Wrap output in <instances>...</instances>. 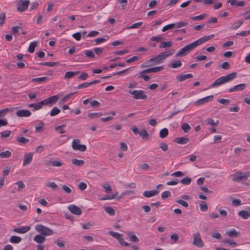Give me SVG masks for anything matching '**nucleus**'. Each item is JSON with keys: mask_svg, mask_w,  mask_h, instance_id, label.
<instances>
[{"mask_svg": "<svg viewBox=\"0 0 250 250\" xmlns=\"http://www.w3.org/2000/svg\"><path fill=\"white\" fill-rule=\"evenodd\" d=\"M53 161L51 158L46 159L44 161V164L46 167H52Z\"/></svg>", "mask_w": 250, "mask_h": 250, "instance_id": "0e129e2a", "label": "nucleus"}, {"mask_svg": "<svg viewBox=\"0 0 250 250\" xmlns=\"http://www.w3.org/2000/svg\"><path fill=\"white\" fill-rule=\"evenodd\" d=\"M84 53L86 57L89 58H94L95 56L94 53L91 50H85Z\"/></svg>", "mask_w": 250, "mask_h": 250, "instance_id": "a18cd8bd", "label": "nucleus"}, {"mask_svg": "<svg viewBox=\"0 0 250 250\" xmlns=\"http://www.w3.org/2000/svg\"><path fill=\"white\" fill-rule=\"evenodd\" d=\"M243 24V21L241 20L237 21L231 24V26L229 27L230 30H236L239 28Z\"/></svg>", "mask_w": 250, "mask_h": 250, "instance_id": "6ab92c4d", "label": "nucleus"}, {"mask_svg": "<svg viewBox=\"0 0 250 250\" xmlns=\"http://www.w3.org/2000/svg\"><path fill=\"white\" fill-rule=\"evenodd\" d=\"M193 75L191 74H180L176 76V79L178 82H183L187 79L191 78Z\"/></svg>", "mask_w": 250, "mask_h": 250, "instance_id": "a211bd4d", "label": "nucleus"}, {"mask_svg": "<svg viewBox=\"0 0 250 250\" xmlns=\"http://www.w3.org/2000/svg\"><path fill=\"white\" fill-rule=\"evenodd\" d=\"M250 176V172H249L243 173L242 172L238 171L233 175V181L235 182H239L243 179L246 180Z\"/></svg>", "mask_w": 250, "mask_h": 250, "instance_id": "423d86ee", "label": "nucleus"}, {"mask_svg": "<svg viewBox=\"0 0 250 250\" xmlns=\"http://www.w3.org/2000/svg\"><path fill=\"white\" fill-rule=\"evenodd\" d=\"M37 45V42H33L30 43L28 51L29 52L32 53L35 51V48Z\"/></svg>", "mask_w": 250, "mask_h": 250, "instance_id": "7c9ffc66", "label": "nucleus"}, {"mask_svg": "<svg viewBox=\"0 0 250 250\" xmlns=\"http://www.w3.org/2000/svg\"><path fill=\"white\" fill-rule=\"evenodd\" d=\"M182 65V62L180 61H177L176 62L170 64L171 67L176 68L180 67Z\"/></svg>", "mask_w": 250, "mask_h": 250, "instance_id": "5fc2aeb1", "label": "nucleus"}, {"mask_svg": "<svg viewBox=\"0 0 250 250\" xmlns=\"http://www.w3.org/2000/svg\"><path fill=\"white\" fill-rule=\"evenodd\" d=\"M168 134V130L167 128H164L161 129L159 133L160 137L161 138H165Z\"/></svg>", "mask_w": 250, "mask_h": 250, "instance_id": "2f4dec72", "label": "nucleus"}, {"mask_svg": "<svg viewBox=\"0 0 250 250\" xmlns=\"http://www.w3.org/2000/svg\"><path fill=\"white\" fill-rule=\"evenodd\" d=\"M140 59V56H135L131 57V58H130L129 59L126 60V62L127 63H131V62H135L138 60H139Z\"/></svg>", "mask_w": 250, "mask_h": 250, "instance_id": "bf43d9fd", "label": "nucleus"}, {"mask_svg": "<svg viewBox=\"0 0 250 250\" xmlns=\"http://www.w3.org/2000/svg\"><path fill=\"white\" fill-rule=\"evenodd\" d=\"M29 4V0H19L17 3V9L19 12H23L27 9Z\"/></svg>", "mask_w": 250, "mask_h": 250, "instance_id": "6e6552de", "label": "nucleus"}, {"mask_svg": "<svg viewBox=\"0 0 250 250\" xmlns=\"http://www.w3.org/2000/svg\"><path fill=\"white\" fill-rule=\"evenodd\" d=\"M238 215L244 219H247L250 217V211L241 210L238 212Z\"/></svg>", "mask_w": 250, "mask_h": 250, "instance_id": "5701e85b", "label": "nucleus"}, {"mask_svg": "<svg viewBox=\"0 0 250 250\" xmlns=\"http://www.w3.org/2000/svg\"><path fill=\"white\" fill-rule=\"evenodd\" d=\"M129 93L133 96L132 98L134 99H146L147 97L145 92L141 90H129Z\"/></svg>", "mask_w": 250, "mask_h": 250, "instance_id": "39448f33", "label": "nucleus"}, {"mask_svg": "<svg viewBox=\"0 0 250 250\" xmlns=\"http://www.w3.org/2000/svg\"><path fill=\"white\" fill-rule=\"evenodd\" d=\"M72 163L77 166H82L84 164V161L82 160H78L76 158L72 159Z\"/></svg>", "mask_w": 250, "mask_h": 250, "instance_id": "c85d7f7f", "label": "nucleus"}, {"mask_svg": "<svg viewBox=\"0 0 250 250\" xmlns=\"http://www.w3.org/2000/svg\"><path fill=\"white\" fill-rule=\"evenodd\" d=\"M67 208L71 213L75 215H79L82 213V210L75 205L68 206Z\"/></svg>", "mask_w": 250, "mask_h": 250, "instance_id": "9b49d317", "label": "nucleus"}, {"mask_svg": "<svg viewBox=\"0 0 250 250\" xmlns=\"http://www.w3.org/2000/svg\"><path fill=\"white\" fill-rule=\"evenodd\" d=\"M12 110L11 108H5L0 110V118L4 117L7 112Z\"/></svg>", "mask_w": 250, "mask_h": 250, "instance_id": "4d7b16f0", "label": "nucleus"}, {"mask_svg": "<svg viewBox=\"0 0 250 250\" xmlns=\"http://www.w3.org/2000/svg\"><path fill=\"white\" fill-rule=\"evenodd\" d=\"M160 148L163 151H166L168 149V146L167 144L165 142H162L160 144Z\"/></svg>", "mask_w": 250, "mask_h": 250, "instance_id": "052dcab7", "label": "nucleus"}, {"mask_svg": "<svg viewBox=\"0 0 250 250\" xmlns=\"http://www.w3.org/2000/svg\"><path fill=\"white\" fill-rule=\"evenodd\" d=\"M61 112V110L60 109H59L58 107H54L52 110H51V111L50 112V116H56L57 115H58V114H59Z\"/></svg>", "mask_w": 250, "mask_h": 250, "instance_id": "72a5a7b5", "label": "nucleus"}, {"mask_svg": "<svg viewBox=\"0 0 250 250\" xmlns=\"http://www.w3.org/2000/svg\"><path fill=\"white\" fill-rule=\"evenodd\" d=\"M139 135L144 140L148 139L150 137L149 133L145 129L140 132Z\"/></svg>", "mask_w": 250, "mask_h": 250, "instance_id": "b1692460", "label": "nucleus"}, {"mask_svg": "<svg viewBox=\"0 0 250 250\" xmlns=\"http://www.w3.org/2000/svg\"><path fill=\"white\" fill-rule=\"evenodd\" d=\"M172 243H175L179 239V236L177 234H173L170 236Z\"/></svg>", "mask_w": 250, "mask_h": 250, "instance_id": "680f3d73", "label": "nucleus"}, {"mask_svg": "<svg viewBox=\"0 0 250 250\" xmlns=\"http://www.w3.org/2000/svg\"><path fill=\"white\" fill-rule=\"evenodd\" d=\"M217 101L223 104L228 105L230 102V100L225 99H218Z\"/></svg>", "mask_w": 250, "mask_h": 250, "instance_id": "13d9d810", "label": "nucleus"}, {"mask_svg": "<svg viewBox=\"0 0 250 250\" xmlns=\"http://www.w3.org/2000/svg\"><path fill=\"white\" fill-rule=\"evenodd\" d=\"M59 63V62H42L40 63L41 65L48 66L50 67H54Z\"/></svg>", "mask_w": 250, "mask_h": 250, "instance_id": "4c0bfd02", "label": "nucleus"}, {"mask_svg": "<svg viewBox=\"0 0 250 250\" xmlns=\"http://www.w3.org/2000/svg\"><path fill=\"white\" fill-rule=\"evenodd\" d=\"M6 19L5 15L4 13L0 14V26L3 25Z\"/></svg>", "mask_w": 250, "mask_h": 250, "instance_id": "69168bd1", "label": "nucleus"}, {"mask_svg": "<svg viewBox=\"0 0 250 250\" xmlns=\"http://www.w3.org/2000/svg\"><path fill=\"white\" fill-rule=\"evenodd\" d=\"M118 242L119 243V244L122 246H125V247H130V244L129 243L125 241L122 238L121 236L120 237V238H119V239H118Z\"/></svg>", "mask_w": 250, "mask_h": 250, "instance_id": "49530a36", "label": "nucleus"}, {"mask_svg": "<svg viewBox=\"0 0 250 250\" xmlns=\"http://www.w3.org/2000/svg\"><path fill=\"white\" fill-rule=\"evenodd\" d=\"M159 191L157 189L146 190L143 192V195L145 197L149 198L157 195Z\"/></svg>", "mask_w": 250, "mask_h": 250, "instance_id": "dca6fc26", "label": "nucleus"}, {"mask_svg": "<svg viewBox=\"0 0 250 250\" xmlns=\"http://www.w3.org/2000/svg\"><path fill=\"white\" fill-rule=\"evenodd\" d=\"M33 240L36 242L41 244L46 241V238L42 234H37L34 236Z\"/></svg>", "mask_w": 250, "mask_h": 250, "instance_id": "aec40b11", "label": "nucleus"}, {"mask_svg": "<svg viewBox=\"0 0 250 250\" xmlns=\"http://www.w3.org/2000/svg\"><path fill=\"white\" fill-rule=\"evenodd\" d=\"M206 17L205 14H202L199 16L192 17L190 18V19L192 21H199L203 20Z\"/></svg>", "mask_w": 250, "mask_h": 250, "instance_id": "a19ab883", "label": "nucleus"}, {"mask_svg": "<svg viewBox=\"0 0 250 250\" xmlns=\"http://www.w3.org/2000/svg\"><path fill=\"white\" fill-rule=\"evenodd\" d=\"M214 98L213 95H210L208 96H207L204 98L198 100L194 103V104L196 106H198L199 105L204 104L205 103L211 102L213 100Z\"/></svg>", "mask_w": 250, "mask_h": 250, "instance_id": "9d476101", "label": "nucleus"}, {"mask_svg": "<svg viewBox=\"0 0 250 250\" xmlns=\"http://www.w3.org/2000/svg\"><path fill=\"white\" fill-rule=\"evenodd\" d=\"M151 73H155L161 71L164 69L163 66H157L150 68Z\"/></svg>", "mask_w": 250, "mask_h": 250, "instance_id": "c03bdc74", "label": "nucleus"}, {"mask_svg": "<svg viewBox=\"0 0 250 250\" xmlns=\"http://www.w3.org/2000/svg\"><path fill=\"white\" fill-rule=\"evenodd\" d=\"M48 79V77H42L40 78H36L32 79V82L33 83H42Z\"/></svg>", "mask_w": 250, "mask_h": 250, "instance_id": "473e14b6", "label": "nucleus"}, {"mask_svg": "<svg viewBox=\"0 0 250 250\" xmlns=\"http://www.w3.org/2000/svg\"><path fill=\"white\" fill-rule=\"evenodd\" d=\"M214 37L213 35H210L199 39L196 41L185 46L180 49L176 53V57L184 56L187 55L189 52L195 48L197 46L209 41Z\"/></svg>", "mask_w": 250, "mask_h": 250, "instance_id": "f257e3e1", "label": "nucleus"}, {"mask_svg": "<svg viewBox=\"0 0 250 250\" xmlns=\"http://www.w3.org/2000/svg\"><path fill=\"white\" fill-rule=\"evenodd\" d=\"M181 128L182 129L183 131L186 133L189 132L191 129V127L188 123L183 124L181 126Z\"/></svg>", "mask_w": 250, "mask_h": 250, "instance_id": "c756f323", "label": "nucleus"}, {"mask_svg": "<svg viewBox=\"0 0 250 250\" xmlns=\"http://www.w3.org/2000/svg\"><path fill=\"white\" fill-rule=\"evenodd\" d=\"M109 234L117 240L119 239V238H120V237L121 236V234H120L118 232H114L113 231H109Z\"/></svg>", "mask_w": 250, "mask_h": 250, "instance_id": "3c124183", "label": "nucleus"}, {"mask_svg": "<svg viewBox=\"0 0 250 250\" xmlns=\"http://www.w3.org/2000/svg\"><path fill=\"white\" fill-rule=\"evenodd\" d=\"M102 187L104 189L105 192L107 193H109L112 191L111 186L107 183H104L102 185Z\"/></svg>", "mask_w": 250, "mask_h": 250, "instance_id": "ea45409f", "label": "nucleus"}, {"mask_svg": "<svg viewBox=\"0 0 250 250\" xmlns=\"http://www.w3.org/2000/svg\"><path fill=\"white\" fill-rule=\"evenodd\" d=\"M79 139H74L72 143V147L74 150L80 151H84L86 149V146L84 145H81Z\"/></svg>", "mask_w": 250, "mask_h": 250, "instance_id": "0eeeda50", "label": "nucleus"}, {"mask_svg": "<svg viewBox=\"0 0 250 250\" xmlns=\"http://www.w3.org/2000/svg\"><path fill=\"white\" fill-rule=\"evenodd\" d=\"M74 73L73 71H67L65 73L64 78L65 79H69L73 78L74 75Z\"/></svg>", "mask_w": 250, "mask_h": 250, "instance_id": "de8ad7c7", "label": "nucleus"}, {"mask_svg": "<svg viewBox=\"0 0 250 250\" xmlns=\"http://www.w3.org/2000/svg\"><path fill=\"white\" fill-rule=\"evenodd\" d=\"M103 113L102 112L99 113H88V117L92 119L99 118L102 116Z\"/></svg>", "mask_w": 250, "mask_h": 250, "instance_id": "e433bc0d", "label": "nucleus"}, {"mask_svg": "<svg viewBox=\"0 0 250 250\" xmlns=\"http://www.w3.org/2000/svg\"><path fill=\"white\" fill-rule=\"evenodd\" d=\"M143 22H138L132 24L131 26L126 27L127 29L132 28H138L143 24Z\"/></svg>", "mask_w": 250, "mask_h": 250, "instance_id": "37998d69", "label": "nucleus"}, {"mask_svg": "<svg viewBox=\"0 0 250 250\" xmlns=\"http://www.w3.org/2000/svg\"><path fill=\"white\" fill-rule=\"evenodd\" d=\"M226 234L231 238L237 236L239 234L235 229H233L229 231H227Z\"/></svg>", "mask_w": 250, "mask_h": 250, "instance_id": "f704fd0d", "label": "nucleus"}, {"mask_svg": "<svg viewBox=\"0 0 250 250\" xmlns=\"http://www.w3.org/2000/svg\"><path fill=\"white\" fill-rule=\"evenodd\" d=\"M30 229V227H25L20 228H15L13 229V231L15 232H18L19 233H25L29 231Z\"/></svg>", "mask_w": 250, "mask_h": 250, "instance_id": "412c9836", "label": "nucleus"}, {"mask_svg": "<svg viewBox=\"0 0 250 250\" xmlns=\"http://www.w3.org/2000/svg\"><path fill=\"white\" fill-rule=\"evenodd\" d=\"M200 209L202 211H206L208 210V205L205 202H202V203L199 204Z\"/></svg>", "mask_w": 250, "mask_h": 250, "instance_id": "09e8293b", "label": "nucleus"}, {"mask_svg": "<svg viewBox=\"0 0 250 250\" xmlns=\"http://www.w3.org/2000/svg\"><path fill=\"white\" fill-rule=\"evenodd\" d=\"M176 203L181 205L182 206H183V207H185V208H188V203L183 200H176Z\"/></svg>", "mask_w": 250, "mask_h": 250, "instance_id": "774afa93", "label": "nucleus"}, {"mask_svg": "<svg viewBox=\"0 0 250 250\" xmlns=\"http://www.w3.org/2000/svg\"><path fill=\"white\" fill-rule=\"evenodd\" d=\"M16 114L17 116L20 117H29L31 115V112L28 110L21 109L18 110Z\"/></svg>", "mask_w": 250, "mask_h": 250, "instance_id": "2eb2a0df", "label": "nucleus"}, {"mask_svg": "<svg viewBox=\"0 0 250 250\" xmlns=\"http://www.w3.org/2000/svg\"><path fill=\"white\" fill-rule=\"evenodd\" d=\"M33 159V153H28L25 154L23 160L22 166H25L30 164V163L32 162Z\"/></svg>", "mask_w": 250, "mask_h": 250, "instance_id": "ddd939ff", "label": "nucleus"}, {"mask_svg": "<svg viewBox=\"0 0 250 250\" xmlns=\"http://www.w3.org/2000/svg\"><path fill=\"white\" fill-rule=\"evenodd\" d=\"M104 210L111 216H113L115 214V210L110 207H104Z\"/></svg>", "mask_w": 250, "mask_h": 250, "instance_id": "bb28decb", "label": "nucleus"}, {"mask_svg": "<svg viewBox=\"0 0 250 250\" xmlns=\"http://www.w3.org/2000/svg\"><path fill=\"white\" fill-rule=\"evenodd\" d=\"M191 180L190 178L186 177L180 180V182L185 185H188L190 184Z\"/></svg>", "mask_w": 250, "mask_h": 250, "instance_id": "58836bf2", "label": "nucleus"}, {"mask_svg": "<svg viewBox=\"0 0 250 250\" xmlns=\"http://www.w3.org/2000/svg\"><path fill=\"white\" fill-rule=\"evenodd\" d=\"M171 196V193L169 191H165L162 193L161 194V198L163 200H165L167 198L170 197Z\"/></svg>", "mask_w": 250, "mask_h": 250, "instance_id": "79ce46f5", "label": "nucleus"}, {"mask_svg": "<svg viewBox=\"0 0 250 250\" xmlns=\"http://www.w3.org/2000/svg\"><path fill=\"white\" fill-rule=\"evenodd\" d=\"M167 57H168V55H165V52L161 53L160 54L157 55L156 56L150 58L148 61V62H151L152 63H150L149 65L145 66V67L155 65L156 64L161 63V62H162L163 60H165Z\"/></svg>", "mask_w": 250, "mask_h": 250, "instance_id": "7ed1b4c3", "label": "nucleus"}, {"mask_svg": "<svg viewBox=\"0 0 250 250\" xmlns=\"http://www.w3.org/2000/svg\"><path fill=\"white\" fill-rule=\"evenodd\" d=\"M130 240L134 243H138L139 241V238L132 232H129L126 233Z\"/></svg>", "mask_w": 250, "mask_h": 250, "instance_id": "4be33fe9", "label": "nucleus"}, {"mask_svg": "<svg viewBox=\"0 0 250 250\" xmlns=\"http://www.w3.org/2000/svg\"><path fill=\"white\" fill-rule=\"evenodd\" d=\"M175 27V23H170V24H167V25L165 26L164 27H163V28L162 29V31L163 32H165L167 30L171 29V28H172L173 27Z\"/></svg>", "mask_w": 250, "mask_h": 250, "instance_id": "864d4df0", "label": "nucleus"}, {"mask_svg": "<svg viewBox=\"0 0 250 250\" xmlns=\"http://www.w3.org/2000/svg\"><path fill=\"white\" fill-rule=\"evenodd\" d=\"M17 141L22 144H26L29 142V140L28 139H26L23 136H18L16 138Z\"/></svg>", "mask_w": 250, "mask_h": 250, "instance_id": "a878e982", "label": "nucleus"}, {"mask_svg": "<svg viewBox=\"0 0 250 250\" xmlns=\"http://www.w3.org/2000/svg\"><path fill=\"white\" fill-rule=\"evenodd\" d=\"M10 242L11 243L18 244L21 241V238L18 236H12L10 238Z\"/></svg>", "mask_w": 250, "mask_h": 250, "instance_id": "393cba45", "label": "nucleus"}, {"mask_svg": "<svg viewBox=\"0 0 250 250\" xmlns=\"http://www.w3.org/2000/svg\"><path fill=\"white\" fill-rule=\"evenodd\" d=\"M172 45V42L171 41L168 42H163L161 43L159 45V48H165L166 49L171 46Z\"/></svg>", "mask_w": 250, "mask_h": 250, "instance_id": "cd10ccee", "label": "nucleus"}, {"mask_svg": "<svg viewBox=\"0 0 250 250\" xmlns=\"http://www.w3.org/2000/svg\"><path fill=\"white\" fill-rule=\"evenodd\" d=\"M88 77V75L86 72H83L79 77L78 79L82 80H86Z\"/></svg>", "mask_w": 250, "mask_h": 250, "instance_id": "338daca9", "label": "nucleus"}, {"mask_svg": "<svg viewBox=\"0 0 250 250\" xmlns=\"http://www.w3.org/2000/svg\"><path fill=\"white\" fill-rule=\"evenodd\" d=\"M11 156V153L9 150H6L4 152H2L0 153V158H9Z\"/></svg>", "mask_w": 250, "mask_h": 250, "instance_id": "c9c22d12", "label": "nucleus"}, {"mask_svg": "<svg viewBox=\"0 0 250 250\" xmlns=\"http://www.w3.org/2000/svg\"><path fill=\"white\" fill-rule=\"evenodd\" d=\"M193 244L200 248H203L204 246V243L199 232H197L194 234Z\"/></svg>", "mask_w": 250, "mask_h": 250, "instance_id": "1a4fd4ad", "label": "nucleus"}, {"mask_svg": "<svg viewBox=\"0 0 250 250\" xmlns=\"http://www.w3.org/2000/svg\"><path fill=\"white\" fill-rule=\"evenodd\" d=\"M188 25V23L187 22L185 21H180L176 23H175V27L177 28H181L183 26H186Z\"/></svg>", "mask_w": 250, "mask_h": 250, "instance_id": "603ef678", "label": "nucleus"}, {"mask_svg": "<svg viewBox=\"0 0 250 250\" xmlns=\"http://www.w3.org/2000/svg\"><path fill=\"white\" fill-rule=\"evenodd\" d=\"M60 96L58 95L48 97L45 99L46 105H52L55 104L59 100Z\"/></svg>", "mask_w": 250, "mask_h": 250, "instance_id": "f8f14e48", "label": "nucleus"}, {"mask_svg": "<svg viewBox=\"0 0 250 250\" xmlns=\"http://www.w3.org/2000/svg\"><path fill=\"white\" fill-rule=\"evenodd\" d=\"M46 186L47 187H50V188H52V189H53L54 190H57L59 188V187L57 186V185L55 182H52L50 183H48L46 184Z\"/></svg>", "mask_w": 250, "mask_h": 250, "instance_id": "8fccbe9b", "label": "nucleus"}, {"mask_svg": "<svg viewBox=\"0 0 250 250\" xmlns=\"http://www.w3.org/2000/svg\"><path fill=\"white\" fill-rule=\"evenodd\" d=\"M189 138H186V137H177V138H175L173 140V141L175 143H176L177 144H181V145L186 144L188 142H189Z\"/></svg>", "mask_w": 250, "mask_h": 250, "instance_id": "f3484780", "label": "nucleus"}, {"mask_svg": "<svg viewBox=\"0 0 250 250\" xmlns=\"http://www.w3.org/2000/svg\"><path fill=\"white\" fill-rule=\"evenodd\" d=\"M35 229L43 236H49L54 234L52 229L41 224L37 225L35 226Z\"/></svg>", "mask_w": 250, "mask_h": 250, "instance_id": "20e7f679", "label": "nucleus"}, {"mask_svg": "<svg viewBox=\"0 0 250 250\" xmlns=\"http://www.w3.org/2000/svg\"><path fill=\"white\" fill-rule=\"evenodd\" d=\"M246 85L245 83H241L234 86L233 87L230 88L229 89V92H232L234 91H242L245 89Z\"/></svg>", "mask_w": 250, "mask_h": 250, "instance_id": "4468645a", "label": "nucleus"}, {"mask_svg": "<svg viewBox=\"0 0 250 250\" xmlns=\"http://www.w3.org/2000/svg\"><path fill=\"white\" fill-rule=\"evenodd\" d=\"M117 1L121 4L122 9H125L126 8L127 3V0H118Z\"/></svg>", "mask_w": 250, "mask_h": 250, "instance_id": "e2e57ef3", "label": "nucleus"}, {"mask_svg": "<svg viewBox=\"0 0 250 250\" xmlns=\"http://www.w3.org/2000/svg\"><path fill=\"white\" fill-rule=\"evenodd\" d=\"M237 76L236 72L231 73L228 75L222 76L217 79L211 85V87H216L226 83L234 79Z\"/></svg>", "mask_w": 250, "mask_h": 250, "instance_id": "f03ea898", "label": "nucleus"}, {"mask_svg": "<svg viewBox=\"0 0 250 250\" xmlns=\"http://www.w3.org/2000/svg\"><path fill=\"white\" fill-rule=\"evenodd\" d=\"M11 133V131L7 130L3 132H1L0 136L2 138H7L10 136V134Z\"/></svg>", "mask_w": 250, "mask_h": 250, "instance_id": "6e6d98bb", "label": "nucleus"}]
</instances>
